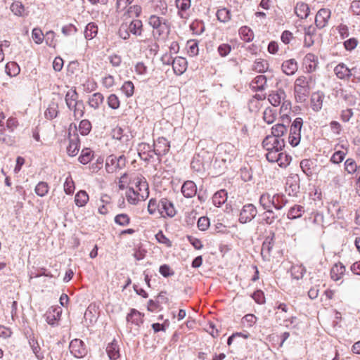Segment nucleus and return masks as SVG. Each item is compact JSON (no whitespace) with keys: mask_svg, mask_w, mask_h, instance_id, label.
<instances>
[{"mask_svg":"<svg viewBox=\"0 0 360 360\" xmlns=\"http://www.w3.org/2000/svg\"><path fill=\"white\" fill-rule=\"evenodd\" d=\"M91 129V124L88 120H83L79 125V131L83 136L87 135Z\"/></svg>","mask_w":360,"mask_h":360,"instance_id":"58","label":"nucleus"},{"mask_svg":"<svg viewBox=\"0 0 360 360\" xmlns=\"http://www.w3.org/2000/svg\"><path fill=\"white\" fill-rule=\"evenodd\" d=\"M306 272V269L303 266H295L291 269L292 276L297 280L302 278Z\"/></svg>","mask_w":360,"mask_h":360,"instance_id":"57","label":"nucleus"},{"mask_svg":"<svg viewBox=\"0 0 360 360\" xmlns=\"http://www.w3.org/2000/svg\"><path fill=\"white\" fill-rule=\"evenodd\" d=\"M106 352L110 360H117L120 357V348L115 340L108 345Z\"/></svg>","mask_w":360,"mask_h":360,"instance_id":"28","label":"nucleus"},{"mask_svg":"<svg viewBox=\"0 0 360 360\" xmlns=\"http://www.w3.org/2000/svg\"><path fill=\"white\" fill-rule=\"evenodd\" d=\"M228 163H230V158L223 159L222 153L217 152L214 155V160L209 165V167H212L214 174L219 176L224 172Z\"/></svg>","mask_w":360,"mask_h":360,"instance_id":"6","label":"nucleus"},{"mask_svg":"<svg viewBox=\"0 0 360 360\" xmlns=\"http://www.w3.org/2000/svg\"><path fill=\"white\" fill-rule=\"evenodd\" d=\"M302 125V119L301 117H297L294 120L290 126L288 142L292 147L298 146L300 142Z\"/></svg>","mask_w":360,"mask_h":360,"instance_id":"4","label":"nucleus"},{"mask_svg":"<svg viewBox=\"0 0 360 360\" xmlns=\"http://www.w3.org/2000/svg\"><path fill=\"white\" fill-rule=\"evenodd\" d=\"M79 95L75 89H69L65 96L67 107L73 111L75 118H80L84 113V105L82 100H79Z\"/></svg>","mask_w":360,"mask_h":360,"instance_id":"1","label":"nucleus"},{"mask_svg":"<svg viewBox=\"0 0 360 360\" xmlns=\"http://www.w3.org/2000/svg\"><path fill=\"white\" fill-rule=\"evenodd\" d=\"M108 105L112 109H117L120 107V102L115 94H110L108 98Z\"/></svg>","mask_w":360,"mask_h":360,"instance_id":"64","label":"nucleus"},{"mask_svg":"<svg viewBox=\"0 0 360 360\" xmlns=\"http://www.w3.org/2000/svg\"><path fill=\"white\" fill-rule=\"evenodd\" d=\"M89 200V195L85 191L81 190L77 193L75 197V204L78 207L84 206Z\"/></svg>","mask_w":360,"mask_h":360,"instance_id":"43","label":"nucleus"},{"mask_svg":"<svg viewBox=\"0 0 360 360\" xmlns=\"http://www.w3.org/2000/svg\"><path fill=\"white\" fill-rule=\"evenodd\" d=\"M353 70L349 69L344 63H340L334 68V72L339 79H347L352 75V71Z\"/></svg>","mask_w":360,"mask_h":360,"instance_id":"23","label":"nucleus"},{"mask_svg":"<svg viewBox=\"0 0 360 360\" xmlns=\"http://www.w3.org/2000/svg\"><path fill=\"white\" fill-rule=\"evenodd\" d=\"M286 98V94L284 90L278 89L276 91H272L268 96V100L270 103L274 106H278L281 102Z\"/></svg>","mask_w":360,"mask_h":360,"instance_id":"22","label":"nucleus"},{"mask_svg":"<svg viewBox=\"0 0 360 360\" xmlns=\"http://www.w3.org/2000/svg\"><path fill=\"white\" fill-rule=\"evenodd\" d=\"M274 197V204L273 207H274L277 210H280L283 209L286 204L288 202V200L285 195L283 193H274L273 194Z\"/></svg>","mask_w":360,"mask_h":360,"instance_id":"34","label":"nucleus"},{"mask_svg":"<svg viewBox=\"0 0 360 360\" xmlns=\"http://www.w3.org/2000/svg\"><path fill=\"white\" fill-rule=\"evenodd\" d=\"M188 53L191 56H195L198 54V43L195 40H189L187 42Z\"/></svg>","mask_w":360,"mask_h":360,"instance_id":"59","label":"nucleus"},{"mask_svg":"<svg viewBox=\"0 0 360 360\" xmlns=\"http://www.w3.org/2000/svg\"><path fill=\"white\" fill-rule=\"evenodd\" d=\"M228 195L227 192L224 189H221L216 192L212 197L213 204L219 207L227 200Z\"/></svg>","mask_w":360,"mask_h":360,"instance_id":"33","label":"nucleus"},{"mask_svg":"<svg viewBox=\"0 0 360 360\" xmlns=\"http://www.w3.org/2000/svg\"><path fill=\"white\" fill-rule=\"evenodd\" d=\"M292 160L291 156L281 151L277 161L278 165L281 167H286L290 163Z\"/></svg>","mask_w":360,"mask_h":360,"instance_id":"56","label":"nucleus"},{"mask_svg":"<svg viewBox=\"0 0 360 360\" xmlns=\"http://www.w3.org/2000/svg\"><path fill=\"white\" fill-rule=\"evenodd\" d=\"M304 64L307 72L314 71L317 67V57L313 53H307L304 58Z\"/></svg>","mask_w":360,"mask_h":360,"instance_id":"32","label":"nucleus"},{"mask_svg":"<svg viewBox=\"0 0 360 360\" xmlns=\"http://www.w3.org/2000/svg\"><path fill=\"white\" fill-rule=\"evenodd\" d=\"M276 218L277 217L275 215L272 210H271V214H268L267 211L265 210V212L262 214V223L265 224H271L275 221Z\"/></svg>","mask_w":360,"mask_h":360,"instance_id":"61","label":"nucleus"},{"mask_svg":"<svg viewBox=\"0 0 360 360\" xmlns=\"http://www.w3.org/2000/svg\"><path fill=\"white\" fill-rule=\"evenodd\" d=\"M263 119L267 124H272L276 119L275 110L271 108H266L263 112Z\"/></svg>","mask_w":360,"mask_h":360,"instance_id":"53","label":"nucleus"},{"mask_svg":"<svg viewBox=\"0 0 360 360\" xmlns=\"http://www.w3.org/2000/svg\"><path fill=\"white\" fill-rule=\"evenodd\" d=\"M29 345L32 348L33 353L38 360H42L44 357L43 352H41V347L37 340L34 338H29Z\"/></svg>","mask_w":360,"mask_h":360,"instance_id":"36","label":"nucleus"},{"mask_svg":"<svg viewBox=\"0 0 360 360\" xmlns=\"http://www.w3.org/2000/svg\"><path fill=\"white\" fill-rule=\"evenodd\" d=\"M121 91L127 97H131L134 92V85L131 81L124 82L121 87Z\"/></svg>","mask_w":360,"mask_h":360,"instance_id":"54","label":"nucleus"},{"mask_svg":"<svg viewBox=\"0 0 360 360\" xmlns=\"http://www.w3.org/2000/svg\"><path fill=\"white\" fill-rule=\"evenodd\" d=\"M275 234L273 233L271 236H268L265 238L262 243L261 255L264 260L269 261L271 258V251L274 245Z\"/></svg>","mask_w":360,"mask_h":360,"instance_id":"17","label":"nucleus"},{"mask_svg":"<svg viewBox=\"0 0 360 360\" xmlns=\"http://www.w3.org/2000/svg\"><path fill=\"white\" fill-rule=\"evenodd\" d=\"M313 165L314 162L309 159H304L300 162V168L307 176H311L313 174Z\"/></svg>","mask_w":360,"mask_h":360,"instance_id":"46","label":"nucleus"},{"mask_svg":"<svg viewBox=\"0 0 360 360\" xmlns=\"http://www.w3.org/2000/svg\"><path fill=\"white\" fill-rule=\"evenodd\" d=\"M216 15L217 19L222 22H227L231 19L230 11L226 8L219 9Z\"/></svg>","mask_w":360,"mask_h":360,"instance_id":"50","label":"nucleus"},{"mask_svg":"<svg viewBox=\"0 0 360 360\" xmlns=\"http://www.w3.org/2000/svg\"><path fill=\"white\" fill-rule=\"evenodd\" d=\"M126 165L124 155L117 157L115 155H109L105 160V169L108 173H114L124 168Z\"/></svg>","mask_w":360,"mask_h":360,"instance_id":"5","label":"nucleus"},{"mask_svg":"<svg viewBox=\"0 0 360 360\" xmlns=\"http://www.w3.org/2000/svg\"><path fill=\"white\" fill-rule=\"evenodd\" d=\"M70 351L76 358H82L87 354V349L84 342L79 339H74L70 343Z\"/></svg>","mask_w":360,"mask_h":360,"instance_id":"10","label":"nucleus"},{"mask_svg":"<svg viewBox=\"0 0 360 360\" xmlns=\"http://www.w3.org/2000/svg\"><path fill=\"white\" fill-rule=\"evenodd\" d=\"M172 68L176 75H182L187 68V61L186 58L182 57L174 58L172 60Z\"/></svg>","mask_w":360,"mask_h":360,"instance_id":"19","label":"nucleus"},{"mask_svg":"<svg viewBox=\"0 0 360 360\" xmlns=\"http://www.w3.org/2000/svg\"><path fill=\"white\" fill-rule=\"evenodd\" d=\"M266 85V77L264 75H258L252 81L250 86L255 91H263Z\"/></svg>","mask_w":360,"mask_h":360,"instance_id":"29","label":"nucleus"},{"mask_svg":"<svg viewBox=\"0 0 360 360\" xmlns=\"http://www.w3.org/2000/svg\"><path fill=\"white\" fill-rule=\"evenodd\" d=\"M104 96L102 94L97 92L94 93L89 99V105L94 109H98L101 104L103 103Z\"/></svg>","mask_w":360,"mask_h":360,"instance_id":"37","label":"nucleus"},{"mask_svg":"<svg viewBox=\"0 0 360 360\" xmlns=\"http://www.w3.org/2000/svg\"><path fill=\"white\" fill-rule=\"evenodd\" d=\"M324 95L322 92L317 91L311 96V106L313 110L318 112L322 108Z\"/></svg>","mask_w":360,"mask_h":360,"instance_id":"26","label":"nucleus"},{"mask_svg":"<svg viewBox=\"0 0 360 360\" xmlns=\"http://www.w3.org/2000/svg\"><path fill=\"white\" fill-rule=\"evenodd\" d=\"M148 23L153 30H156L158 35H161L169 28L167 20L155 15L150 16Z\"/></svg>","mask_w":360,"mask_h":360,"instance_id":"11","label":"nucleus"},{"mask_svg":"<svg viewBox=\"0 0 360 360\" xmlns=\"http://www.w3.org/2000/svg\"><path fill=\"white\" fill-rule=\"evenodd\" d=\"M286 131L287 128L283 124H277L272 127L271 136L276 138H282Z\"/></svg>","mask_w":360,"mask_h":360,"instance_id":"47","label":"nucleus"},{"mask_svg":"<svg viewBox=\"0 0 360 360\" xmlns=\"http://www.w3.org/2000/svg\"><path fill=\"white\" fill-rule=\"evenodd\" d=\"M64 191L68 195L73 193L75 191V184L70 176L66 178L64 183Z\"/></svg>","mask_w":360,"mask_h":360,"instance_id":"63","label":"nucleus"},{"mask_svg":"<svg viewBox=\"0 0 360 360\" xmlns=\"http://www.w3.org/2000/svg\"><path fill=\"white\" fill-rule=\"evenodd\" d=\"M136 190L132 188H129V191H131L133 195H139L143 199L148 197V186L144 178L137 179L136 182Z\"/></svg>","mask_w":360,"mask_h":360,"instance_id":"13","label":"nucleus"},{"mask_svg":"<svg viewBox=\"0 0 360 360\" xmlns=\"http://www.w3.org/2000/svg\"><path fill=\"white\" fill-rule=\"evenodd\" d=\"M158 210L162 216L166 214L169 217H172L176 214V210L173 203L165 198H162L159 201Z\"/></svg>","mask_w":360,"mask_h":360,"instance_id":"12","label":"nucleus"},{"mask_svg":"<svg viewBox=\"0 0 360 360\" xmlns=\"http://www.w3.org/2000/svg\"><path fill=\"white\" fill-rule=\"evenodd\" d=\"M115 222L120 226H127L130 222V218L127 214H120L115 216Z\"/></svg>","mask_w":360,"mask_h":360,"instance_id":"60","label":"nucleus"},{"mask_svg":"<svg viewBox=\"0 0 360 360\" xmlns=\"http://www.w3.org/2000/svg\"><path fill=\"white\" fill-rule=\"evenodd\" d=\"M331 15V11L328 8H321L316 13L315 18L316 27L319 29L325 27Z\"/></svg>","mask_w":360,"mask_h":360,"instance_id":"14","label":"nucleus"},{"mask_svg":"<svg viewBox=\"0 0 360 360\" xmlns=\"http://www.w3.org/2000/svg\"><path fill=\"white\" fill-rule=\"evenodd\" d=\"M262 146L266 150H283L285 147V141L283 138H276L268 135L263 140Z\"/></svg>","mask_w":360,"mask_h":360,"instance_id":"8","label":"nucleus"},{"mask_svg":"<svg viewBox=\"0 0 360 360\" xmlns=\"http://www.w3.org/2000/svg\"><path fill=\"white\" fill-rule=\"evenodd\" d=\"M143 32V23L141 20L134 19L130 22H123L121 24L118 35L124 40H127L130 38V34L136 37L141 36Z\"/></svg>","mask_w":360,"mask_h":360,"instance_id":"2","label":"nucleus"},{"mask_svg":"<svg viewBox=\"0 0 360 360\" xmlns=\"http://www.w3.org/2000/svg\"><path fill=\"white\" fill-rule=\"evenodd\" d=\"M92 157V151L89 148H84L82 150L81 155L79 157V161L82 164L86 165L91 160Z\"/></svg>","mask_w":360,"mask_h":360,"instance_id":"52","label":"nucleus"},{"mask_svg":"<svg viewBox=\"0 0 360 360\" xmlns=\"http://www.w3.org/2000/svg\"><path fill=\"white\" fill-rule=\"evenodd\" d=\"M10 9L17 16H22L25 11V7L20 0H13Z\"/></svg>","mask_w":360,"mask_h":360,"instance_id":"45","label":"nucleus"},{"mask_svg":"<svg viewBox=\"0 0 360 360\" xmlns=\"http://www.w3.org/2000/svg\"><path fill=\"white\" fill-rule=\"evenodd\" d=\"M203 160L204 158L200 155L194 156L191 162V167L198 172L205 170L207 167H209V164L207 162H204Z\"/></svg>","mask_w":360,"mask_h":360,"instance_id":"25","label":"nucleus"},{"mask_svg":"<svg viewBox=\"0 0 360 360\" xmlns=\"http://www.w3.org/2000/svg\"><path fill=\"white\" fill-rule=\"evenodd\" d=\"M294 93L296 101L304 103L309 95V82L304 76L298 77L295 82Z\"/></svg>","mask_w":360,"mask_h":360,"instance_id":"3","label":"nucleus"},{"mask_svg":"<svg viewBox=\"0 0 360 360\" xmlns=\"http://www.w3.org/2000/svg\"><path fill=\"white\" fill-rule=\"evenodd\" d=\"M239 34L241 39L246 42L251 41L254 38V33L252 30L247 26H243L240 28Z\"/></svg>","mask_w":360,"mask_h":360,"instance_id":"41","label":"nucleus"},{"mask_svg":"<svg viewBox=\"0 0 360 360\" xmlns=\"http://www.w3.org/2000/svg\"><path fill=\"white\" fill-rule=\"evenodd\" d=\"M295 12L297 17L301 19H305L309 16L310 9L308 4L300 1L297 3L295 8Z\"/></svg>","mask_w":360,"mask_h":360,"instance_id":"30","label":"nucleus"},{"mask_svg":"<svg viewBox=\"0 0 360 360\" xmlns=\"http://www.w3.org/2000/svg\"><path fill=\"white\" fill-rule=\"evenodd\" d=\"M281 68L283 72L286 75H293L298 70V64L295 59L292 58L283 61Z\"/></svg>","mask_w":360,"mask_h":360,"instance_id":"21","label":"nucleus"},{"mask_svg":"<svg viewBox=\"0 0 360 360\" xmlns=\"http://www.w3.org/2000/svg\"><path fill=\"white\" fill-rule=\"evenodd\" d=\"M79 150V140L77 135L70 136L69 139V145L67 147V152L70 156L74 157L77 155Z\"/></svg>","mask_w":360,"mask_h":360,"instance_id":"27","label":"nucleus"},{"mask_svg":"<svg viewBox=\"0 0 360 360\" xmlns=\"http://www.w3.org/2000/svg\"><path fill=\"white\" fill-rule=\"evenodd\" d=\"M155 155L161 156L166 155L169 150V142L164 137H159L153 144Z\"/></svg>","mask_w":360,"mask_h":360,"instance_id":"15","label":"nucleus"},{"mask_svg":"<svg viewBox=\"0 0 360 360\" xmlns=\"http://www.w3.org/2000/svg\"><path fill=\"white\" fill-rule=\"evenodd\" d=\"M217 153H222L223 159L230 158L231 162L235 158L236 149L233 144L230 143H225L217 147Z\"/></svg>","mask_w":360,"mask_h":360,"instance_id":"16","label":"nucleus"},{"mask_svg":"<svg viewBox=\"0 0 360 360\" xmlns=\"http://www.w3.org/2000/svg\"><path fill=\"white\" fill-rule=\"evenodd\" d=\"M260 206L267 211L268 214H271V210H272L274 204L273 195L268 192L263 193L259 199Z\"/></svg>","mask_w":360,"mask_h":360,"instance_id":"18","label":"nucleus"},{"mask_svg":"<svg viewBox=\"0 0 360 360\" xmlns=\"http://www.w3.org/2000/svg\"><path fill=\"white\" fill-rule=\"evenodd\" d=\"M98 34V26L95 22H89L84 30V37L86 39H94Z\"/></svg>","mask_w":360,"mask_h":360,"instance_id":"38","label":"nucleus"},{"mask_svg":"<svg viewBox=\"0 0 360 360\" xmlns=\"http://www.w3.org/2000/svg\"><path fill=\"white\" fill-rule=\"evenodd\" d=\"M197 187L192 181H186L181 187V193L185 198H190L196 194Z\"/></svg>","mask_w":360,"mask_h":360,"instance_id":"24","label":"nucleus"},{"mask_svg":"<svg viewBox=\"0 0 360 360\" xmlns=\"http://www.w3.org/2000/svg\"><path fill=\"white\" fill-rule=\"evenodd\" d=\"M269 64L266 60L257 59L253 65V70L258 72H265L269 69Z\"/></svg>","mask_w":360,"mask_h":360,"instance_id":"44","label":"nucleus"},{"mask_svg":"<svg viewBox=\"0 0 360 360\" xmlns=\"http://www.w3.org/2000/svg\"><path fill=\"white\" fill-rule=\"evenodd\" d=\"M5 71L10 77H15L20 73V68L17 63L8 62L5 66Z\"/></svg>","mask_w":360,"mask_h":360,"instance_id":"42","label":"nucleus"},{"mask_svg":"<svg viewBox=\"0 0 360 360\" xmlns=\"http://www.w3.org/2000/svg\"><path fill=\"white\" fill-rule=\"evenodd\" d=\"M143 314L135 309H131L127 314L126 319L128 323L139 327L143 323Z\"/></svg>","mask_w":360,"mask_h":360,"instance_id":"20","label":"nucleus"},{"mask_svg":"<svg viewBox=\"0 0 360 360\" xmlns=\"http://www.w3.org/2000/svg\"><path fill=\"white\" fill-rule=\"evenodd\" d=\"M300 191V177L297 174H290L285 181V191L290 196H295Z\"/></svg>","mask_w":360,"mask_h":360,"instance_id":"9","label":"nucleus"},{"mask_svg":"<svg viewBox=\"0 0 360 360\" xmlns=\"http://www.w3.org/2000/svg\"><path fill=\"white\" fill-rule=\"evenodd\" d=\"M191 5V0H176V6L178 8V14L181 18L184 17V12L190 8Z\"/></svg>","mask_w":360,"mask_h":360,"instance_id":"39","label":"nucleus"},{"mask_svg":"<svg viewBox=\"0 0 360 360\" xmlns=\"http://www.w3.org/2000/svg\"><path fill=\"white\" fill-rule=\"evenodd\" d=\"M304 209L302 205H295L288 212L287 217L290 219H296L302 216Z\"/></svg>","mask_w":360,"mask_h":360,"instance_id":"35","label":"nucleus"},{"mask_svg":"<svg viewBox=\"0 0 360 360\" xmlns=\"http://www.w3.org/2000/svg\"><path fill=\"white\" fill-rule=\"evenodd\" d=\"M345 266L342 263L335 264L330 270V277L333 281H339L345 272Z\"/></svg>","mask_w":360,"mask_h":360,"instance_id":"31","label":"nucleus"},{"mask_svg":"<svg viewBox=\"0 0 360 360\" xmlns=\"http://www.w3.org/2000/svg\"><path fill=\"white\" fill-rule=\"evenodd\" d=\"M190 28L193 34L200 35L205 31V25L201 20H195L191 24Z\"/></svg>","mask_w":360,"mask_h":360,"instance_id":"51","label":"nucleus"},{"mask_svg":"<svg viewBox=\"0 0 360 360\" xmlns=\"http://www.w3.org/2000/svg\"><path fill=\"white\" fill-rule=\"evenodd\" d=\"M32 37L37 44H41L44 41V34L39 28H34L32 30Z\"/></svg>","mask_w":360,"mask_h":360,"instance_id":"62","label":"nucleus"},{"mask_svg":"<svg viewBox=\"0 0 360 360\" xmlns=\"http://www.w3.org/2000/svg\"><path fill=\"white\" fill-rule=\"evenodd\" d=\"M46 321L51 326H55L57 323L59 311H56V309H49L44 314Z\"/></svg>","mask_w":360,"mask_h":360,"instance_id":"40","label":"nucleus"},{"mask_svg":"<svg viewBox=\"0 0 360 360\" xmlns=\"http://www.w3.org/2000/svg\"><path fill=\"white\" fill-rule=\"evenodd\" d=\"M58 104L52 102L49 104L48 108L45 111V117L49 120H53L56 117L58 113Z\"/></svg>","mask_w":360,"mask_h":360,"instance_id":"48","label":"nucleus"},{"mask_svg":"<svg viewBox=\"0 0 360 360\" xmlns=\"http://www.w3.org/2000/svg\"><path fill=\"white\" fill-rule=\"evenodd\" d=\"M49 191L48 184L44 181H40L35 187V193L40 197L45 196Z\"/></svg>","mask_w":360,"mask_h":360,"instance_id":"55","label":"nucleus"},{"mask_svg":"<svg viewBox=\"0 0 360 360\" xmlns=\"http://www.w3.org/2000/svg\"><path fill=\"white\" fill-rule=\"evenodd\" d=\"M150 3L155 12L162 15L166 13L167 5L162 0H150Z\"/></svg>","mask_w":360,"mask_h":360,"instance_id":"49","label":"nucleus"},{"mask_svg":"<svg viewBox=\"0 0 360 360\" xmlns=\"http://www.w3.org/2000/svg\"><path fill=\"white\" fill-rule=\"evenodd\" d=\"M257 214V207L253 204H246L243 206L240 212L238 220L241 224L250 222L256 217Z\"/></svg>","mask_w":360,"mask_h":360,"instance_id":"7","label":"nucleus"}]
</instances>
